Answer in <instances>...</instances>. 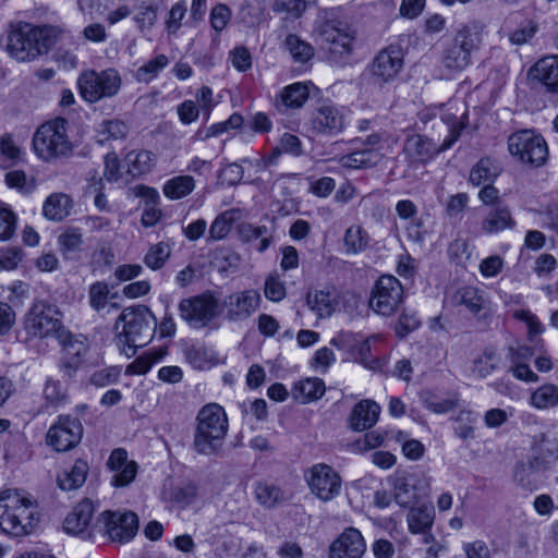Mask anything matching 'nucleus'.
I'll list each match as a JSON object with an SVG mask.
<instances>
[{
  "label": "nucleus",
  "instance_id": "nucleus-1",
  "mask_svg": "<svg viewBox=\"0 0 558 558\" xmlns=\"http://www.w3.org/2000/svg\"><path fill=\"white\" fill-rule=\"evenodd\" d=\"M62 35L54 26H34L20 23L12 26L7 37L9 53L19 61H32L45 54Z\"/></svg>",
  "mask_w": 558,
  "mask_h": 558
},
{
  "label": "nucleus",
  "instance_id": "nucleus-2",
  "mask_svg": "<svg viewBox=\"0 0 558 558\" xmlns=\"http://www.w3.org/2000/svg\"><path fill=\"white\" fill-rule=\"evenodd\" d=\"M36 502L24 492L4 489L0 493V529L12 536L32 533L38 522Z\"/></svg>",
  "mask_w": 558,
  "mask_h": 558
},
{
  "label": "nucleus",
  "instance_id": "nucleus-3",
  "mask_svg": "<svg viewBox=\"0 0 558 558\" xmlns=\"http://www.w3.org/2000/svg\"><path fill=\"white\" fill-rule=\"evenodd\" d=\"M156 326V318L147 306L124 308L114 325L119 341L128 345L124 353L128 356L134 355L137 347L151 340Z\"/></svg>",
  "mask_w": 558,
  "mask_h": 558
},
{
  "label": "nucleus",
  "instance_id": "nucleus-4",
  "mask_svg": "<svg viewBox=\"0 0 558 558\" xmlns=\"http://www.w3.org/2000/svg\"><path fill=\"white\" fill-rule=\"evenodd\" d=\"M441 121L448 126V135L440 145L421 134H412L405 138L402 150L411 166L426 163L437 154L449 149L459 140L465 128V123L452 113H444Z\"/></svg>",
  "mask_w": 558,
  "mask_h": 558
},
{
  "label": "nucleus",
  "instance_id": "nucleus-5",
  "mask_svg": "<svg viewBox=\"0 0 558 558\" xmlns=\"http://www.w3.org/2000/svg\"><path fill=\"white\" fill-rule=\"evenodd\" d=\"M194 449L202 454H213L222 446L228 432V418L223 408L217 403L204 405L197 414Z\"/></svg>",
  "mask_w": 558,
  "mask_h": 558
},
{
  "label": "nucleus",
  "instance_id": "nucleus-6",
  "mask_svg": "<svg viewBox=\"0 0 558 558\" xmlns=\"http://www.w3.org/2000/svg\"><path fill=\"white\" fill-rule=\"evenodd\" d=\"M68 124L64 118H56L38 126L33 148L39 159L54 162L72 156L74 146L68 135Z\"/></svg>",
  "mask_w": 558,
  "mask_h": 558
},
{
  "label": "nucleus",
  "instance_id": "nucleus-7",
  "mask_svg": "<svg viewBox=\"0 0 558 558\" xmlns=\"http://www.w3.org/2000/svg\"><path fill=\"white\" fill-rule=\"evenodd\" d=\"M63 329L59 308L45 301H36L25 315L20 337L29 343L35 339L58 338Z\"/></svg>",
  "mask_w": 558,
  "mask_h": 558
},
{
  "label": "nucleus",
  "instance_id": "nucleus-8",
  "mask_svg": "<svg viewBox=\"0 0 558 558\" xmlns=\"http://www.w3.org/2000/svg\"><path fill=\"white\" fill-rule=\"evenodd\" d=\"M319 41L327 50L328 60L343 66L350 63L354 52L355 34L340 22L324 21L316 28Z\"/></svg>",
  "mask_w": 558,
  "mask_h": 558
},
{
  "label": "nucleus",
  "instance_id": "nucleus-9",
  "mask_svg": "<svg viewBox=\"0 0 558 558\" xmlns=\"http://www.w3.org/2000/svg\"><path fill=\"white\" fill-rule=\"evenodd\" d=\"M121 86L122 77L113 68L101 71L84 70L77 77L80 95L90 104L114 97L120 92Z\"/></svg>",
  "mask_w": 558,
  "mask_h": 558
},
{
  "label": "nucleus",
  "instance_id": "nucleus-10",
  "mask_svg": "<svg viewBox=\"0 0 558 558\" xmlns=\"http://www.w3.org/2000/svg\"><path fill=\"white\" fill-rule=\"evenodd\" d=\"M481 34L470 26L459 28L442 51L441 64L450 71H462L471 64L472 53L480 49Z\"/></svg>",
  "mask_w": 558,
  "mask_h": 558
},
{
  "label": "nucleus",
  "instance_id": "nucleus-11",
  "mask_svg": "<svg viewBox=\"0 0 558 558\" xmlns=\"http://www.w3.org/2000/svg\"><path fill=\"white\" fill-rule=\"evenodd\" d=\"M509 153L522 162L541 167L548 157V147L544 137L532 130H520L508 137Z\"/></svg>",
  "mask_w": 558,
  "mask_h": 558
},
{
  "label": "nucleus",
  "instance_id": "nucleus-12",
  "mask_svg": "<svg viewBox=\"0 0 558 558\" xmlns=\"http://www.w3.org/2000/svg\"><path fill=\"white\" fill-rule=\"evenodd\" d=\"M348 112L344 107L323 105L312 112L306 130L313 136H337L347 128Z\"/></svg>",
  "mask_w": 558,
  "mask_h": 558
},
{
  "label": "nucleus",
  "instance_id": "nucleus-13",
  "mask_svg": "<svg viewBox=\"0 0 558 558\" xmlns=\"http://www.w3.org/2000/svg\"><path fill=\"white\" fill-rule=\"evenodd\" d=\"M403 301V288L400 281L390 275L381 276L374 284L371 298V308L383 316L392 315Z\"/></svg>",
  "mask_w": 558,
  "mask_h": 558
},
{
  "label": "nucleus",
  "instance_id": "nucleus-14",
  "mask_svg": "<svg viewBox=\"0 0 558 558\" xmlns=\"http://www.w3.org/2000/svg\"><path fill=\"white\" fill-rule=\"evenodd\" d=\"M83 436V425L76 417L60 415L49 427L46 442L57 452H66L76 447Z\"/></svg>",
  "mask_w": 558,
  "mask_h": 558
},
{
  "label": "nucleus",
  "instance_id": "nucleus-15",
  "mask_svg": "<svg viewBox=\"0 0 558 558\" xmlns=\"http://www.w3.org/2000/svg\"><path fill=\"white\" fill-rule=\"evenodd\" d=\"M311 493L323 501H330L341 492V477L325 463L314 464L305 474Z\"/></svg>",
  "mask_w": 558,
  "mask_h": 558
},
{
  "label": "nucleus",
  "instance_id": "nucleus-16",
  "mask_svg": "<svg viewBox=\"0 0 558 558\" xmlns=\"http://www.w3.org/2000/svg\"><path fill=\"white\" fill-rule=\"evenodd\" d=\"M180 316L192 328H203L218 314V301L211 294L183 299L179 304Z\"/></svg>",
  "mask_w": 558,
  "mask_h": 558
},
{
  "label": "nucleus",
  "instance_id": "nucleus-17",
  "mask_svg": "<svg viewBox=\"0 0 558 558\" xmlns=\"http://www.w3.org/2000/svg\"><path fill=\"white\" fill-rule=\"evenodd\" d=\"M98 522L104 524V531L113 542H129L138 531V517L133 511L106 510L99 515Z\"/></svg>",
  "mask_w": 558,
  "mask_h": 558
},
{
  "label": "nucleus",
  "instance_id": "nucleus-18",
  "mask_svg": "<svg viewBox=\"0 0 558 558\" xmlns=\"http://www.w3.org/2000/svg\"><path fill=\"white\" fill-rule=\"evenodd\" d=\"M403 68V54L399 47L389 46L381 49L368 66L374 84L384 85L392 82Z\"/></svg>",
  "mask_w": 558,
  "mask_h": 558
},
{
  "label": "nucleus",
  "instance_id": "nucleus-19",
  "mask_svg": "<svg viewBox=\"0 0 558 558\" xmlns=\"http://www.w3.org/2000/svg\"><path fill=\"white\" fill-rule=\"evenodd\" d=\"M395 499L401 507H412L428 495V483L415 475H397L393 478Z\"/></svg>",
  "mask_w": 558,
  "mask_h": 558
},
{
  "label": "nucleus",
  "instance_id": "nucleus-20",
  "mask_svg": "<svg viewBox=\"0 0 558 558\" xmlns=\"http://www.w3.org/2000/svg\"><path fill=\"white\" fill-rule=\"evenodd\" d=\"M366 550L365 541L355 527H347L330 544L329 558H362Z\"/></svg>",
  "mask_w": 558,
  "mask_h": 558
},
{
  "label": "nucleus",
  "instance_id": "nucleus-21",
  "mask_svg": "<svg viewBox=\"0 0 558 558\" xmlns=\"http://www.w3.org/2000/svg\"><path fill=\"white\" fill-rule=\"evenodd\" d=\"M107 466L114 474L111 484L114 487H124L131 484L137 474V463L128 460V452L123 448L112 450L107 461Z\"/></svg>",
  "mask_w": 558,
  "mask_h": 558
},
{
  "label": "nucleus",
  "instance_id": "nucleus-22",
  "mask_svg": "<svg viewBox=\"0 0 558 558\" xmlns=\"http://www.w3.org/2000/svg\"><path fill=\"white\" fill-rule=\"evenodd\" d=\"M260 295L256 290L233 293L226 302L227 316L230 320L248 318L259 306Z\"/></svg>",
  "mask_w": 558,
  "mask_h": 558
},
{
  "label": "nucleus",
  "instance_id": "nucleus-23",
  "mask_svg": "<svg viewBox=\"0 0 558 558\" xmlns=\"http://www.w3.org/2000/svg\"><path fill=\"white\" fill-rule=\"evenodd\" d=\"M95 507L92 500L83 499L69 512L63 521V529L68 534L80 535L87 533Z\"/></svg>",
  "mask_w": 558,
  "mask_h": 558
},
{
  "label": "nucleus",
  "instance_id": "nucleus-24",
  "mask_svg": "<svg viewBox=\"0 0 558 558\" xmlns=\"http://www.w3.org/2000/svg\"><path fill=\"white\" fill-rule=\"evenodd\" d=\"M515 225L510 207L506 204H498L496 207H492L482 219L481 229L485 234H496L505 230H512Z\"/></svg>",
  "mask_w": 558,
  "mask_h": 558
},
{
  "label": "nucleus",
  "instance_id": "nucleus-25",
  "mask_svg": "<svg viewBox=\"0 0 558 558\" xmlns=\"http://www.w3.org/2000/svg\"><path fill=\"white\" fill-rule=\"evenodd\" d=\"M531 73L548 92L558 93V54L546 56L539 59L532 66Z\"/></svg>",
  "mask_w": 558,
  "mask_h": 558
},
{
  "label": "nucleus",
  "instance_id": "nucleus-26",
  "mask_svg": "<svg viewBox=\"0 0 558 558\" xmlns=\"http://www.w3.org/2000/svg\"><path fill=\"white\" fill-rule=\"evenodd\" d=\"M380 407L372 400H363L354 405L350 415V426L356 432L371 428L378 421Z\"/></svg>",
  "mask_w": 558,
  "mask_h": 558
},
{
  "label": "nucleus",
  "instance_id": "nucleus-27",
  "mask_svg": "<svg viewBox=\"0 0 558 558\" xmlns=\"http://www.w3.org/2000/svg\"><path fill=\"white\" fill-rule=\"evenodd\" d=\"M500 173L501 167L496 159L483 157L471 168L469 182L474 186L494 183Z\"/></svg>",
  "mask_w": 558,
  "mask_h": 558
},
{
  "label": "nucleus",
  "instance_id": "nucleus-28",
  "mask_svg": "<svg viewBox=\"0 0 558 558\" xmlns=\"http://www.w3.org/2000/svg\"><path fill=\"white\" fill-rule=\"evenodd\" d=\"M383 157V153H377L375 149L356 148L350 154L340 156L337 161L342 168L356 170L374 167Z\"/></svg>",
  "mask_w": 558,
  "mask_h": 558
},
{
  "label": "nucleus",
  "instance_id": "nucleus-29",
  "mask_svg": "<svg viewBox=\"0 0 558 558\" xmlns=\"http://www.w3.org/2000/svg\"><path fill=\"white\" fill-rule=\"evenodd\" d=\"M72 198L64 193L50 194L43 205V215L50 221H62L72 209Z\"/></svg>",
  "mask_w": 558,
  "mask_h": 558
},
{
  "label": "nucleus",
  "instance_id": "nucleus-30",
  "mask_svg": "<svg viewBox=\"0 0 558 558\" xmlns=\"http://www.w3.org/2000/svg\"><path fill=\"white\" fill-rule=\"evenodd\" d=\"M88 471V463L83 459H77L69 470L58 474V486L62 490L77 489L85 483Z\"/></svg>",
  "mask_w": 558,
  "mask_h": 558
},
{
  "label": "nucleus",
  "instance_id": "nucleus-31",
  "mask_svg": "<svg viewBox=\"0 0 558 558\" xmlns=\"http://www.w3.org/2000/svg\"><path fill=\"white\" fill-rule=\"evenodd\" d=\"M236 231L240 239L244 242H253L259 239L256 250L260 253L265 252L272 241V231L266 226H254L248 222H242L238 226Z\"/></svg>",
  "mask_w": 558,
  "mask_h": 558
},
{
  "label": "nucleus",
  "instance_id": "nucleus-32",
  "mask_svg": "<svg viewBox=\"0 0 558 558\" xmlns=\"http://www.w3.org/2000/svg\"><path fill=\"white\" fill-rule=\"evenodd\" d=\"M83 234L76 228H68L58 236L60 252L66 259H78L83 252Z\"/></svg>",
  "mask_w": 558,
  "mask_h": 558
},
{
  "label": "nucleus",
  "instance_id": "nucleus-33",
  "mask_svg": "<svg viewBox=\"0 0 558 558\" xmlns=\"http://www.w3.org/2000/svg\"><path fill=\"white\" fill-rule=\"evenodd\" d=\"M255 496L259 505L268 509L275 508L289 499L287 493L280 486L268 482L256 484Z\"/></svg>",
  "mask_w": 558,
  "mask_h": 558
},
{
  "label": "nucleus",
  "instance_id": "nucleus-34",
  "mask_svg": "<svg viewBox=\"0 0 558 558\" xmlns=\"http://www.w3.org/2000/svg\"><path fill=\"white\" fill-rule=\"evenodd\" d=\"M310 90L308 87L303 83H294L284 87L280 95L277 108L281 110V107L286 109H299L308 99Z\"/></svg>",
  "mask_w": 558,
  "mask_h": 558
},
{
  "label": "nucleus",
  "instance_id": "nucleus-35",
  "mask_svg": "<svg viewBox=\"0 0 558 558\" xmlns=\"http://www.w3.org/2000/svg\"><path fill=\"white\" fill-rule=\"evenodd\" d=\"M325 389V384L322 379L306 378L294 385L292 396L298 402L305 404L322 398Z\"/></svg>",
  "mask_w": 558,
  "mask_h": 558
},
{
  "label": "nucleus",
  "instance_id": "nucleus-36",
  "mask_svg": "<svg viewBox=\"0 0 558 558\" xmlns=\"http://www.w3.org/2000/svg\"><path fill=\"white\" fill-rule=\"evenodd\" d=\"M434 507L432 505H422L420 507H411L408 513V525L412 533H425L434 522Z\"/></svg>",
  "mask_w": 558,
  "mask_h": 558
},
{
  "label": "nucleus",
  "instance_id": "nucleus-37",
  "mask_svg": "<svg viewBox=\"0 0 558 558\" xmlns=\"http://www.w3.org/2000/svg\"><path fill=\"white\" fill-rule=\"evenodd\" d=\"M125 162L128 172L132 177H138L151 171L155 166V155L149 150H132L126 154Z\"/></svg>",
  "mask_w": 558,
  "mask_h": 558
},
{
  "label": "nucleus",
  "instance_id": "nucleus-38",
  "mask_svg": "<svg viewBox=\"0 0 558 558\" xmlns=\"http://www.w3.org/2000/svg\"><path fill=\"white\" fill-rule=\"evenodd\" d=\"M23 160V151L12 134L0 136V168L8 169Z\"/></svg>",
  "mask_w": 558,
  "mask_h": 558
},
{
  "label": "nucleus",
  "instance_id": "nucleus-39",
  "mask_svg": "<svg viewBox=\"0 0 558 558\" xmlns=\"http://www.w3.org/2000/svg\"><path fill=\"white\" fill-rule=\"evenodd\" d=\"M457 304L465 306L471 313L477 314L486 307V299L483 291L475 287H463L454 295Z\"/></svg>",
  "mask_w": 558,
  "mask_h": 558
},
{
  "label": "nucleus",
  "instance_id": "nucleus-40",
  "mask_svg": "<svg viewBox=\"0 0 558 558\" xmlns=\"http://www.w3.org/2000/svg\"><path fill=\"white\" fill-rule=\"evenodd\" d=\"M62 345L63 356L84 361L88 344L85 339L72 335L65 328L57 338Z\"/></svg>",
  "mask_w": 558,
  "mask_h": 558
},
{
  "label": "nucleus",
  "instance_id": "nucleus-41",
  "mask_svg": "<svg viewBox=\"0 0 558 558\" xmlns=\"http://www.w3.org/2000/svg\"><path fill=\"white\" fill-rule=\"evenodd\" d=\"M500 356L494 347H487L483 353L474 359L472 372L481 378H485L499 367Z\"/></svg>",
  "mask_w": 558,
  "mask_h": 558
},
{
  "label": "nucleus",
  "instance_id": "nucleus-42",
  "mask_svg": "<svg viewBox=\"0 0 558 558\" xmlns=\"http://www.w3.org/2000/svg\"><path fill=\"white\" fill-rule=\"evenodd\" d=\"M194 187L195 180L193 177L178 175L163 184L162 192L170 199H180L191 194Z\"/></svg>",
  "mask_w": 558,
  "mask_h": 558
},
{
  "label": "nucleus",
  "instance_id": "nucleus-43",
  "mask_svg": "<svg viewBox=\"0 0 558 558\" xmlns=\"http://www.w3.org/2000/svg\"><path fill=\"white\" fill-rule=\"evenodd\" d=\"M236 214L238 210L235 209H229L219 214L209 227L207 242L225 239L231 231Z\"/></svg>",
  "mask_w": 558,
  "mask_h": 558
},
{
  "label": "nucleus",
  "instance_id": "nucleus-44",
  "mask_svg": "<svg viewBox=\"0 0 558 558\" xmlns=\"http://www.w3.org/2000/svg\"><path fill=\"white\" fill-rule=\"evenodd\" d=\"M423 405L430 412L436 414H445L460 405L457 396L450 398H439L430 391H424L421 395Z\"/></svg>",
  "mask_w": 558,
  "mask_h": 558
},
{
  "label": "nucleus",
  "instance_id": "nucleus-45",
  "mask_svg": "<svg viewBox=\"0 0 558 558\" xmlns=\"http://www.w3.org/2000/svg\"><path fill=\"white\" fill-rule=\"evenodd\" d=\"M369 244L368 233L360 226L350 227L344 234L347 253L357 254L367 248Z\"/></svg>",
  "mask_w": 558,
  "mask_h": 558
},
{
  "label": "nucleus",
  "instance_id": "nucleus-46",
  "mask_svg": "<svg viewBox=\"0 0 558 558\" xmlns=\"http://www.w3.org/2000/svg\"><path fill=\"white\" fill-rule=\"evenodd\" d=\"M158 7L150 1L142 0L136 7L133 17L141 32L149 31L157 22Z\"/></svg>",
  "mask_w": 558,
  "mask_h": 558
},
{
  "label": "nucleus",
  "instance_id": "nucleus-47",
  "mask_svg": "<svg viewBox=\"0 0 558 558\" xmlns=\"http://www.w3.org/2000/svg\"><path fill=\"white\" fill-rule=\"evenodd\" d=\"M531 404L537 409H548L558 404V387L546 384L537 388L531 396Z\"/></svg>",
  "mask_w": 558,
  "mask_h": 558
},
{
  "label": "nucleus",
  "instance_id": "nucleus-48",
  "mask_svg": "<svg viewBox=\"0 0 558 558\" xmlns=\"http://www.w3.org/2000/svg\"><path fill=\"white\" fill-rule=\"evenodd\" d=\"M170 255V245L166 242H158L148 248L144 256V263L151 270H158L163 267Z\"/></svg>",
  "mask_w": 558,
  "mask_h": 558
},
{
  "label": "nucleus",
  "instance_id": "nucleus-49",
  "mask_svg": "<svg viewBox=\"0 0 558 558\" xmlns=\"http://www.w3.org/2000/svg\"><path fill=\"white\" fill-rule=\"evenodd\" d=\"M284 44L292 58L296 62L304 63L314 56V48L312 45L302 40L295 34L288 35Z\"/></svg>",
  "mask_w": 558,
  "mask_h": 558
},
{
  "label": "nucleus",
  "instance_id": "nucleus-50",
  "mask_svg": "<svg viewBox=\"0 0 558 558\" xmlns=\"http://www.w3.org/2000/svg\"><path fill=\"white\" fill-rule=\"evenodd\" d=\"M168 63L169 59L166 54H157L136 70L135 77L138 82L148 83L153 81L159 72L168 65Z\"/></svg>",
  "mask_w": 558,
  "mask_h": 558
},
{
  "label": "nucleus",
  "instance_id": "nucleus-51",
  "mask_svg": "<svg viewBox=\"0 0 558 558\" xmlns=\"http://www.w3.org/2000/svg\"><path fill=\"white\" fill-rule=\"evenodd\" d=\"M43 397L49 407H59L68 399L66 389L60 380L48 378L45 383Z\"/></svg>",
  "mask_w": 558,
  "mask_h": 558
},
{
  "label": "nucleus",
  "instance_id": "nucleus-52",
  "mask_svg": "<svg viewBox=\"0 0 558 558\" xmlns=\"http://www.w3.org/2000/svg\"><path fill=\"white\" fill-rule=\"evenodd\" d=\"M4 180L10 189H15L23 194H29L36 187V180L33 177H27L23 170L9 171Z\"/></svg>",
  "mask_w": 558,
  "mask_h": 558
},
{
  "label": "nucleus",
  "instance_id": "nucleus-53",
  "mask_svg": "<svg viewBox=\"0 0 558 558\" xmlns=\"http://www.w3.org/2000/svg\"><path fill=\"white\" fill-rule=\"evenodd\" d=\"M109 295L110 289L108 283L104 281L94 282L88 289V301L90 307L96 312H100L107 306Z\"/></svg>",
  "mask_w": 558,
  "mask_h": 558
},
{
  "label": "nucleus",
  "instance_id": "nucleus-54",
  "mask_svg": "<svg viewBox=\"0 0 558 558\" xmlns=\"http://www.w3.org/2000/svg\"><path fill=\"white\" fill-rule=\"evenodd\" d=\"M17 217L13 210L0 202V241L10 240L16 230Z\"/></svg>",
  "mask_w": 558,
  "mask_h": 558
},
{
  "label": "nucleus",
  "instance_id": "nucleus-55",
  "mask_svg": "<svg viewBox=\"0 0 558 558\" xmlns=\"http://www.w3.org/2000/svg\"><path fill=\"white\" fill-rule=\"evenodd\" d=\"M307 304L319 316H329L332 313V298L327 291H315L307 294Z\"/></svg>",
  "mask_w": 558,
  "mask_h": 558
},
{
  "label": "nucleus",
  "instance_id": "nucleus-56",
  "mask_svg": "<svg viewBox=\"0 0 558 558\" xmlns=\"http://www.w3.org/2000/svg\"><path fill=\"white\" fill-rule=\"evenodd\" d=\"M375 340H377V336H372L365 339L359 336L356 345L350 359H353L365 366H369L374 362L371 354V343Z\"/></svg>",
  "mask_w": 558,
  "mask_h": 558
},
{
  "label": "nucleus",
  "instance_id": "nucleus-57",
  "mask_svg": "<svg viewBox=\"0 0 558 558\" xmlns=\"http://www.w3.org/2000/svg\"><path fill=\"white\" fill-rule=\"evenodd\" d=\"M128 126L119 120H106L100 124L99 135L102 141L119 140L126 135Z\"/></svg>",
  "mask_w": 558,
  "mask_h": 558
},
{
  "label": "nucleus",
  "instance_id": "nucleus-58",
  "mask_svg": "<svg viewBox=\"0 0 558 558\" xmlns=\"http://www.w3.org/2000/svg\"><path fill=\"white\" fill-rule=\"evenodd\" d=\"M160 355L151 352L141 355L126 366V374L144 375L160 360Z\"/></svg>",
  "mask_w": 558,
  "mask_h": 558
},
{
  "label": "nucleus",
  "instance_id": "nucleus-59",
  "mask_svg": "<svg viewBox=\"0 0 558 558\" xmlns=\"http://www.w3.org/2000/svg\"><path fill=\"white\" fill-rule=\"evenodd\" d=\"M359 333H354L352 331H340L336 333L329 341L330 345L337 348L340 351H344L348 353V356L351 357L353 350L356 345V341L359 338Z\"/></svg>",
  "mask_w": 558,
  "mask_h": 558
},
{
  "label": "nucleus",
  "instance_id": "nucleus-60",
  "mask_svg": "<svg viewBox=\"0 0 558 558\" xmlns=\"http://www.w3.org/2000/svg\"><path fill=\"white\" fill-rule=\"evenodd\" d=\"M119 377L120 369L118 367L111 366L94 372L89 378V383L95 387L102 388L117 383Z\"/></svg>",
  "mask_w": 558,
  "mask_h": 558
},
{
  "label": "nucleus",
  "instance_id": "nucleus-61",
  "mask_svg": "<svg viewBox=\"0 0 558 558\" xmlns=\"http://www.w3.org/2000/svg\"><path fill=\"white\" fill-rule=\"evenodd\" d=\"M22 259V248L16 246L0 248V270H13Z\"/></svg>",
  "mask_w": 558,
  "mask_h": 558
},
{
  "label": "nucleus",
  "instance_id": "nucleus-62",
  "mask_svg": "<svg viewBox=\"0 0 558 558\" xmlns=\"http://www.w3.org/2000/svg\"><path fill=\"white\" fill-rule=\"evenodd\" d=\"M186 13V7L183 2L174 3L166 20V29L168 34L175 35L182 25V20Z\"/></svg>",
  "mask_w": 558,
  "mask_h": 558
},
{
  "label": "nucleus",
  "instance_id": "nucleus-63",
  "mask_svg": "<svg viewBox=\"0 0 558 558\" xmlns=\"http://www.w3.org/2000/svg\"><path fill=\"white\" fill-rule=\"evenodd\" d=\"M210 25L216 32H221L231 19V10L223 3L216 4L210 11Z\"/></svg>",
  "mask_w": 558,
  "mask_h": 558
},
{
  "label": "nucleus",
  "instance_id": "nucleus-64",
  "mask_svg": "<svg viewBox=\"0 0 558 558\" xmlns=\"http://www.w3.org/2000/svg\"><path fill=\"white\" fill-rule=\"evenodd\" d=\"M264 293L268 300L279 302L286 296V287L278 277L269 276L265 282Z\"/></svg>",
  "mask_w": 558,
  "mask_h": 558
}]
</instances>
